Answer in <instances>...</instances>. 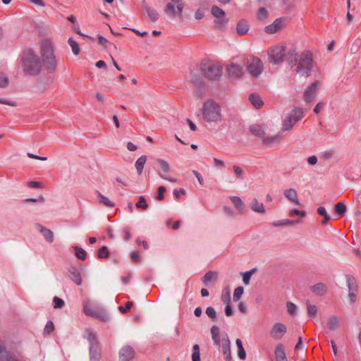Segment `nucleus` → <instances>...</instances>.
Masks as SVG:
<instances>
[{
  "mask_svg": "<svg viewBox=\"0 0 361 361\" xmlns=\"http://www.w3.org/2000/svg\"><path fill=\"white\" fill-rule=\"evenodd\" d=\"M287 61L290 66L295 63V71L301 77H308L313 68L312 55L309 51L302 52L298 56L294 50H289L287 52Z\"/></svg>",
  "mask_w": 361,
  "mask_h": 361,
  "instance_id": "obj_1",
  "label": "nucleus"
},
{
  "mask_svg": "<svg viewBox=\"0 0 361 361\" xmlns=\"http://www.w3.org/2000/svg\"><path fill=\"white\" fill-rule=\"evenodd\" d=\"M203 120L209 123H219L224 118L220 104L212 99H206L200 109Z\"/></svg>",
  "mask_w": 361,
  "mask_h": 361,
  "instance_id": "obj_2",
  "label": "nucleus"
},
{
  "mask_svg": "<svg viewBox=\"0 0 361 361\" xmlns=\"http://www.w3.org/2000/svg\"><path fill=\"white\" fill-rule=\"evenodd\" d=\"M21 64L23 71L30 75H38L42 69V61L38 54L32 49L24 51Z\"/></svg>",
  "mask_w": 361,
  "mask_h": 361,
  "instance_id": "obj_3",
  "label": "nucleus"
},
{
  "mask_svg": "<svg viewBox=\"0 0 361 361\" xmlns=\"http://www.w3.org/2000/svg\"><path fill=\"white\" fill-rule=\"evenodd\" d=\"M41 54L45 69L50 73H54L57 67V61L53 46L49 40L44 39L42 41L41 44Z\"/></svg>",
  "mask_w": 361,
  "mask_h": 361,
  "instance_id": "obj_4",
  "label": "nucleus"
},
{
  "mask_svg": "<svg viewBox=\"0 0 361 361\" xmlns=\"http://www.w3.org/2000/svg\"><path fill=\"white\" fill-rule=\"evenodd\" d=\"M83 310L85 314L94 317L102 322H106L109 319V315L97 302L93 301L85 302Z\"/></svg>",
  "mask_w": 361,
  "mask_h": 361,
  "instance_id": "obj_5",
  "label": "nucleus"
},
{
  "mask_svg": "<svg viewBox=\"0 0 361 361\" xmlns=\"http://www.w3.org/2000/svg\"><path fill=\"white\" fill-rule=\"evenodd\" d=\"M200 70L202 73L209 80H219L222 75V66L219 63H202Z\"/></svg>",
  "mask_w": 361,
  "mask_h": 361,
  "instance_id": "obj_6",
  "label": "nucleus"
},
{
  "mask_svg": "<svg viewBox=\"0 0 361 361\" xmlns=\"http://www.w3.org/2000/svg\"><path fill=\"white\" fill-rule=\"evenodd\" d=\"M267 54L269 63L279 64L283 61L286 56V47L283 44L273 46L267 50Z\"/></svg>",
  "mask_w": 361,
  "mask_h": 361,
  "instance_id": "obj_7",
  "label": "nucleus"
},
{
  "mask_svg": "<svg viewBox=\"0 0 361 361\" xmlns=\"http://www.w3.org/2000/svg\"><path fill=\"white\" fill-rule=\"evenodd\" d=\"M85 337L90 341V361H99L100 358V349L98 346L96 334L92 330L85 331Z\"/></svg>",
  "mask_w": 361,
  "mask_h": 361,
  "instance_id": "obj_8",
  "label": "nucleus"
},
{
  "mask_svg": "<svg viewBox=\"0 0 361 361\" xmlns=\"http://www.w3.org/2000/svg\"><path fill=\"white\" fill-rule=\"evenodd\" d=\"M304 117V112L300 108L293 109L286 116L283 123V130H290L294 125Z\"/></svg>",
  "mask_w": 361,
  "mask_h": 361,
  "instance_id": "obj_9",
  "label": "nucleus"
},
{
  "mask_svg": "<svg viewBox=\"0 0 361 361\" xmlns=\"http://www.w3.org/2000/svg\"><path fill=\"white\" fill-rule=\"evenodd\" d=\"M184 4L181 0H169L164 8L165 13L171 18L182 16Z\"/></svg>",
  "mask_w": 361,
  "mask_h": 361,
  "instance_id": "obj_10",
  "label": "nucleus"
},
{
  "mask_svg": "<svg viewBox=\"0 0 361 361\" xmlns=\"http://www.w3.org/2000/svg\"><path fill=\"white\" fill-rule=\"evenodd\" d=\"M263 68V63L259 58L252 57L247 59V70L251 76L257 77L262 73Z\"/></svg>",
  "mask_w": 361,
  "mask_h": 361,
  "instance_id": "obj_11",
  "label": "nucleus"
},
{
  "mask_svg": "<svg viewBox=\"0 0 361 361\" xmlns=\"http://www.w3.org/2000/svg\"><path fill=\"white\" fill-rule=\"evenodd\" d=\"M190 82L195 87L193 90L195 97L202 98L205 94L204 83L202 76L198 73H194L191 77Z\"/></svg>",
  "mask_w": 361,
  "mask_h": 361,
  "instance_id": "obj_12",
  "label": "nucleus"
},
{
  "mask_svg": "<svg viewBox=\"0 0 361 361\" xmlns=\"http://www.w3.org/2000/svg\"><path fill=\"white\" fill-rule=\"evenodd\" d=\"M211 13L216 18L214 20V24L217 28H222L227 24L228 20L224 18L225 12L221 8L217 6H213L211 8Z\"/></svg>",
  "mask_w": 361,
  "mask_h": 361,
  "instance_id": "obj_13",
  "label": "nucleus"
},
{
  "mask_svg": "<svg viewBox=\"0 0 361 361\" xmlns=\"http://www.w3.org/2000/svg\"><path fill=\"white\" fill-rule=\"evenodd\" d=\"M319 87V82H314L305 90L303 99L307 104L312 103L315 99Z\"/></svg>",
  "mask_w": 361,
  "mask_h": 361,
  "instance_id": "obj_14",
  "label": "nucleus"
},
{
  "mask_svg": "<svg viewBox=\"0 0 361 361\" xmlns=\"http://www.w3.org/2000/svg\"><path fill=\"white\" fill-rule=\"evenodd\" d=\"M286 25V19L279 18L276 19L271 24L264 27L265 32L268 34H274L281 31Z\"/></svg>",
  "mask_w": 361,
  "mask_h": 361,
  "instance_id": "obj_15",
  "label": "nucleus"
},
{
  "mask_svg": "<svg viewBox=\"0 0 361 361\" xmlns=\"http://www.w3.org/2000/svg\"><path fill=\"white\" fill-rule=\"evenodd\" d=\"M226 71L230 77L239 78L244 73L243 65L231 62L226 66Z\"/></svg>",
  "mask_w": 361,
  "mask_h": 361,
  "instance_id": "obj_16",
  "label": "nucleus"
},
{
  "mask_svg": "<svg viewBox=\"0 0 361 361\" xmlns=\"http://www.w3.org/2000/svg\"><path fill=\"white\" fill-rule=\"evenodd\" d=\"M287 331L286 326L280 322L276 323L273 325L270 331V336L275 339L279 340L286 334Z\"/></svg>",
  "mask_w": 361,
  "mask_h": 361,
  "instance_id": "obj_17",
  "label": "nucleus"
},
{
  "mask_svg": "<svg viewBox=\"0 0 361 361\" xmlns=\"http://www.w3.org/2000/svg\"><path fill=\"white\" fill-rule=\"evenodd\" d=\"M134 350L132 347L126 345L123 347L119 352V361H130L134 357Z\"/></svg>",
  "mask_w": 361,
  "mask_h": 361,
  "instance_id": "obj_18",
  "label": "nucleus"
},
{
  "mask_svg": "<svg viewBox=\"0 0 361 361\" xmlns=\"http://www.w3.org/2000/svg\"><path fill=\"white\" fill-rule=\"evenodd\" d=\"M37 229L43 235L44 240L49 243H52L54 240V234L52 231L44 227L42 225L38 224L36 226Z\"/></svg>",
  "mask_w": 361,
  "mask_h": 361,
  "instance_id": "obj_19",
  "label": "nucleus"
},
{
  "mask_svg": "<svg viewBox=\"0 0 361 361\" xmlns=\"http://www.w3.org/2000/svg\"><path fill=\"white\" fill-rule=\"evenodd\" d=\"M341 323V318L337 315H331L326 320V324L329 330L330 331H337Z\"/></svg>",
  "mask_w": 361,
  "mask_h": 361,
  "instance_id": "obj_20",
  "label": "nucleus"
},
{
  "mask_svg": "<svg viewBox=\"0 0 361 361\" xmlns=\"http://www.w3.org/2000/svg\"><path fill=\"white\" fill-rule=\"evenodd\" d=\"M222 353L226 361H231L232 359L231 351V342L228 336L224 338L221 341Z\"/></svg>",
  "mask_w": 361,
  "mask_h": 361,
  "instance_id": "obj_21",
  "label": "nucleus"
},
{
  "mask_svg": "<svg viewBox=\"0 0 361 361\" xmlns=\"http://www.w3.org/2000/svg\"><path fill=\"white\" fill-rule=\"evenodd\" d=\"M0 361H20L16 355L6 350L0 341Z\"/></svg>",
  "mask_w": 361,
  "mask_h": 361,
  "instance_id": "obj_22",
  "label": "nucleus"
},
{
  "mask_svg": "<svg viewBox=\"0 0 361 361\" xmlns=\"http://www.w3.org/2000/svg\"><path fill=\"white\" fill-rule=\"evenodd\" d=\"M275 358L276 361H288L285 348L282 343H278L275 348Z\"/></svg>",
  "mask_w": 361,
  "mask_h": 361,
  "instance_id": "obj_23",
  "label": "nucleus"
},
{
  "mask_svg": "<svg viewBox=\"0 0 361 361\" xmlns=\"http://www.w3.org/2000/svg\"><path fill=\"white\" fill-rule=\"evenodd\" d=\"M250 209L259 214H265L266 209L262 202H259L256 198H254L249 204Z\"/></svg>",
  "mask_w": 361,
  "mask_h": 361,
  "instance_id": "obj_24",
  "label": "nucleus"
},
{
  "mask_svg": "<svg viewBox=\"0 0 361 361\" xmlns=\"http://www.w3.org/2000/svg\"><path fill=\"white\" fill-rule=\"evenodd\" d=\"M284 196L290 202L297 205L300 204L297 191L293 188L287 189L284 191Z\"/></svg>",
  "mask_w": 361,
  "mask_h": 361,
  "instance_id": "obj_25",
  "label": "nucleus"
},
{
  "mask_svg": "<svg viewBox=\"0 0 361 361\" xmlns=\"http://www.w3.org/2000/svg\"><path fill=\"white\" fill-rule=\"evenodd\" d=\"M311 290L317 295H324L327 293V287L325 284L319 283L311 287Z\"/></svg>",
  "mask_w": 361,
  "mask_h": 361,
  "instance_id": "obj_26",
  "label": "nucleus"
},
{
  "mask_svg": "<svg viewBox=\"0 0 361 361\" xmlns=\"http://www.w3.org/2000/svg\"><path fill=\"white\" fill-rule=\"evenodd\" d=\"M250 132L255 136L262 137L265 135V128L262 125L254 124L250 128Z\"/></svg>",
  "mask_w": 361,
  "mask_h": 361,
  "instance_id": "obj_27",
  "label": "nucleus"
},
{
  "mask_svg": "<svg viewBox=\"0 0 361 361\" xmlns=\"http://www.w3.org/2000/svg\"><path fill=\"white\" fill-rule=\"evenodd\" d=\"M281 140V136L279 135L268 136L263 140V144L270 147L279 144Z\"/></svg>",
  "mask_w": 361,
  "mask_h": 361,
  "instance_id": "obj_28",
  "label": "nucleus"
},
{
  "mask_svg": "<svg viewBox=\"0 0 361 361\" xmlns=\"http://www.w3.org/2000/svg\"><path fill=\"white\" fill-rule=\"evenodd\" d=\"M143 4H144V8L147 13L149 19L152 22L157 21L159 18L158 12L154 9L150 8L147 5H146L145 0L143 1Z\"/></svg>",
  "mask_w": 361,
  "mask_h": 361,
  "instance_id": "obj_29",
  "label": "nucleus"
},
{
  "mask_svg": "<svg viewBox=\"0 0 361 361\" xmlns=\"http://www.w3.org/2000/svg\"><path fill=\"white\" fill-rule=\"evenodd\" d=\"M146 161H147V156H145V155H142L135 161V166L137 172L139 175H140L142 173Z\"/></svg>",
  "mask_w": 361,
  "mask_h": 361,
  "instance_id": "obj_30",
  "label": "nucleus"
},
{
  "mask_svg": "<svg viewBox=\"0 0 361 361\" xmlns=\"http://www.w3.org/2000/svg\"><path fill=\"white\" fill-rule=\"evenodd\" d=\"M249 25L245 21H240L236 26V32L238 35H244L247 33Z\"/></svg>",
  "mask_w": 361,
  "mask_h": 361,
  "instance_id": "obj_31",
  "label": "nucleus"
},
{
  "mask_svg": "<svg viewBox=\"0 0 361 361\" xmlns=\"http://www.w3.org/2000/svg\"><path fill=\"white\" fill-rule=\"evenodd\" d=\"M97 199H98L99 203L102 204L104 206L107 207H114V202L110 201L108 197H105L104 195L101 194L99 192H97Z\"/></svg>",
  "mask_w": 361,
  "mask_h": 361,
  "instance_id": "obj_32",
  "label": "nucleus"
},
{
  "mask_svg": "<svg viewBox=\"0 0 361 361\" xmlns=\"http://www.w3.org/2000/svg\"><path fill=\"white\" fill-rule=\"evenodd\" d=\"M347 286L348 288V292L357 291V285L356 280L351 276H348L346 278Z\"/></svg>",
  "mask_w": 361,
  "mask_h": 361,
  "instance_id": "obj_33",
  "label": "nucleus"
},
{
  "mask_svg": "<svg viewBox=\"0 0 361 361\" xmlns=\"http://www.w3.org/2000/svg\"><path fill=\"white\" fill-rule=\"evenodd\" d=\"M235 344L238 348V355L240 360H245L246 353L243 345V342L240 338L235 340Z\"/></svg>",
  "mask_w": 361,
  "mask_h": 361,
  "instance_id": "obj_34",
  "label": "nucleus"
},
{
  "mask_svg": "<svg viewBox=\"0 0 361 361\" xmlns=\"http://www.w3.org/2000/svg\"><path fill=\"white\" fill-rule=\"evenodd\" d=\"M249 99L252 104L257 109L262 107L263 105V102L261 97L255 94H251L250 95Z\"/></svg>",
  "mask_w": 361,
  "mask_h": 361,
  "instance_id": "obj_35",
  "label": "nucleus"
},
{
  "mask_svg": "<svg viewBox=\"0 0 361 361\" xmlns=\"http://www.w3.org/2000/svg\"><path fill=\"white\" fill-rule=\"evenodd\" d=\"M211 334H212V340L214 341V344L216 345H219L221 340H220V336H219V327L216 326H213L211 328Z\"/></svg>",
  "mask_w": 361,
  "mask_h": 361,
  "instance_id": "obj_36",
  "label": "nucleus"
},
{
  "mask_svg": "<svg viewBox=\"0 0 361 361\" xmlns=\"http://www.w3.org/2000/svg\"><path fill=\"white\" fill-rule=\"evenodd\" d=\"M70 279L78 285H80L82 283L80 274L75 269L70 270Z\"/></svg>",
  "mask_w": 361,
  "mask_h": 361,
  "instance_id": "obj_37",
  "label": "nucleus"
},
{
  "mask_svg": "<svg viewBox=\"0 0 361 361\" xmlns=\"http://www.w3.org/2000/svg\"><path fill=\"white\" fill-rule=\"evenodd\" d=\"M306 306L309 317L312 319L314 318L317 314V306L312 304L309 300L306 302Z\"/></svg>",
  "mask_w": 361,
  "mask_h": 361,
  "instance_id": "obj_38",
  "label": "nucleus"
},
{
  "mask_svg": "<svg viewBox=\"0 0 361 361\" xmlns=\"http://www.w3.org/2000/svg\"><path fill=\"white\" fill-rule=\"evenodd\" d=\"M231 200L232 203L233 204V205L235 206V207L238 210H239L240 212L244 210L245 204H244L243 202L242 201V200L239 197H237V196L231 197Z\"/></svg>",
  "mask_w": 361,
  "mask_h": 361,
  "instance_id": "obj_39",
  "label": "nucleus"
},
{
  "mask_svg": "<svg viewBox=\"0 0 361 361\" xmlns=\"http://www.w3.org/2000/svg\"><path fill=\"white\" fill-rule=\"evenodd\" d=\"M298 221H292L289 219H282L279 221H276L272 223L274 226H291L293 224H297Z\"/></svg>",
  "mask_w": 361,
  "mask_h": 361,
  "instance_id": "obj_40",
  "label": "nucleus"
},
{
  "mask_svg": "<svg viewBox=\"0 0 361 361\" xmlns=\"http://www.w3.org/2000/svg\"><path fill=\"white\" fill-rule=\"evenodd\" d=\"M216 278L217 274L216 272L209 271L205 274L203 278V282L205 285H207L208 283L215 281Z\"/></svg>",
  "mask_w": 361,
  "mask_h": 361,
  "instance_id": "obj_41",
  "label": "nucleus"
},
{
  "mask_svg": "<svg viewBox=\"0 0 361 361\" xmlns=\"http://www.w3.org/2000/svg\"><path fill=\"white\" fill-rule=\"evenodd\" d=\"M346 206L343 202H338L335 205V212L343 216L346 212Z\"/></svg>",
  "mask_w": 361,
  "mask_h": 361,
  "instance_id": "obj_42",
  "label": "nucleus"
},
{
  "mask_svg": "<svg viewBox=\"0 0 361 361\" xmlns=\"http://www.w3.org/2000/svg\"><path fill=\"white\" fill-rule=\"evenodd\" d=\"M68 42V44L70 45V47H71V50H72L73 53L75 56L79 55L80 51L79 44L75 41H74L72 38H69Z\"/></svg>",
  "mask_w": 361,
  "mask_h": 361,
  "instance_id": "obj_43",
  "label": "nucleus"
},
{
  "mask_svg": "<svg viewBox=\"0 0 361 361\" xmlns=\"http://www.w3.org/2000/svg\"><path fill=\"white\" fill-rule=\"evenodd\" d=\"M221 298L224 304H229L231 302V295L228 288H225L222 290Z\"/></svg>",
  "mask_w": 361,
  "mask_h": 361,
  "instance_id": "obj_44",
  "label": "nucleus"
},
{
  "mask_svg": "<svg viewBox=\"0 0 361 361\" xmlns=\"http://www.w3.org/2000/svg\"><path fill=\"white\" fill-rule=\"evenodd\" d=\"M73 248L75 251V256L78 259L81 260L85 259L87 253L84 249L79 247L78 246H75Z\"/></svg>",
  "mask_w": 361,
  "mask_h": 361,
  "instance_id": "obj_45",
  "label": "nucleus"
},
{
  "mask_svg": "<svg viewBox=\"0 0 361 361\" xmlns=\"http://www.w3.org/2000/svg\"><path fill=\"white\" fill-rule=\"evenodd\" d=\"M192 360L200 361V346L197 344L194 345L192 347Z\"/></svg>",
  "mask_w": 361,
  "mask_h": 361,
  "instance_id": "obj_46",
  "label": "nucleus"
},
{
  "mask_svg": "<svg viewBox=\"0 0 361 361\" xmlns=\"http://www.w3.org/2000/svg\"><path fill=\"white\" fill-rule=\"evenodd\" d=\"M157 161L159 164L160 168L164 173H167L170 171V166L166 161L162 159H158Z\"/></svg>",
  "mask_w": 361,
  "mask_h": 361,
  "instance_id": "obj_47",
  "label": "nucleus"
},
{
  "mask_svg": "<svg viewBox=\"0 0 361 361\" xmlns=\"http://www.w3.org/2000/svg\"><path fill=\"white\" fill-rule=\"evenodd\" d=\"M244 288L242 286L236 288L233 293V300L238 302L243 294Z\"/></svg>",
  "mask_w": 361,
  "mask_h": 361,
  "instance_id": "obj_48",
  "label": "nucleus"
},
{
  "mask_svg": "<svg viewBox=\"0 0 361 361\" xmlns=\"http://www.w3.org/2000/svg\"><path fill=\"white\" fill-rule=\"evenodd\" d=\"M286 309L288 312L291 315H295L297 313V306L291 302H286Z\"/></svg>",
  "mask_w": 361,
  "mask_h": 361,
  "instance_id": "obj_49",
  "label": "nucleus"
},
{
  "mask_svg": "<svg viewBox=\"0 0 361 361\" xmlns=\"http://www.w3.org/2000/svg\"><path fill=\"white\" fill-rule=\"evenodd\" d=\"M136 207L138 209H147L148 204L146 202V200L143 196H140L138 202L136 203Z\"/></svg>",
  "mask_w": 361,
  "mask_h": 361,
  "instance_id": "obj_50",
  "label": "nucleus"
},
{
  "mask_svg": "<svg viewBox=\"0 0 361 361\" xmlns=\"http://www.w3.org/2000/svg\"><path fill=\"white\" fill-rule=\"evenodd\" d=\"M268 12L267 9L264 7H262L259 9L257 13V18L260 20H264L267 18Z\"/></svg>",
  "mask_w": 361,
  "mask_h": 361,
  "instance_id": "obj_51",
  "label": "nucleus"
},
{
  "mask_svg": "<svg viewBox=\"0 0 361 361\" xmlns=\"http://www.w3.org/2000/svg\"><path fill=\"white\" fill-rule=\"evenodd\" d=\"M9 80L6 75L0 73V87L4 88L8 86Z\"/></svg>",
  "mask_w": 361,
  "mask_h": 361,
  "instance_id": "obj_52",
  "label": "nucleus"
},
{
  "mask_svg": "<svg viewBox=\"0 0 361 361\" xmlns=\"http://www.w3.org/2000/svg\"><path fill=\"white\" fill-rule=\"evenodd\" d=\"M98 257L102 259L107 258L109 257V251L106 246H103L99 250Z\"/></svg>",
  "mask_w": 361,
  "mask_h": 361,
  "instance_id": "obj_53",
  "label": "nucleus"
},
{
  "mask_svg": "<svg viewBox=\"0 0 361 361\" xmlns=\"http://www.w3.org/2000/svg\"><path fill=\"white\" fill-rule=\"evenodd\" d=\"M54 307L55 309L61 308L64 306V301L57 296H55L53 299Z\"/></svg>",
  "mask_w": 361,
  "mask_h": 361,
  "instance_id": "obj_54",
  "label": "nucleus"
},
{
  "mask_svg": "<svg viewBox=\"0 0 361 361\" xmlns=\"http://www.w3.org/2000/svg\"><path fill=\"white\" fill-rule=\"evenodd\" d=\"M233 169L234 174L235 175L236 178H243V169L238 165H233Z\"/></svg>",
  "mask_w": 361,
  "mask_h": 361,
  "instance_id": "obj_55",
  "label": "nucleus"
},
{
  "mask_svg": "<svg viewBox=\"0 0 361 361\" xmlns=\"http://www.w3.org/2000/svg\"><path fill=\"white\" fill-rule=\"evenodd\" d=\"M166 190L164 186H159L158 188V194L156 197L158 201H161L164 199Z\"/></svg>",
  "mask_w": 361,
  "mask_h": 361,
  "instance_id": "obj_56",
  "label": "nucleus"
},
{
  "mask_svg": "<svg viewBox=\"0 0 361 361\" xmlns=\"http://www.w3.org/2000/svg\"><path fill=\"white\" fill-rule=\"evenodd\" d=\"M133 302H128L126 305V307H123V306H120L118 307V310L123 314H126L127 312H128L130 311V310L131 309V307H133Z\"/></svg>",
  "mask_w": 361,
  "mask_h": 361,
  "instance_id": "obj_57",
  "label": "nucleus"
},
{
  "mask_svg": "<svg viewBox=\"0 0 361 361\" xmlns=\"http://www.w3.org/2000/svg\"><path fill=\"white\" fill-rule=\"evenodd\" d=\"M54 329L53 322H48L44 327V332L47 334H50Z\"/></svg>",
  "mask_w": 361,
  "mask_h": 361,
  "instance_id": "obj_58",
  "label": "nucleus"
},
{
  "mask_svg": "<svg viewBox=\"0 0 361 361\" xmlns=\"http://www.w3.org/2000/svg\"><path fill=\"white\" fill-rule=\"evenodd\" d=\"M206 314L209 317H210L212 319H214L216 317V310L212 307H209L207 308Z\"/></svg>",
  "mask_w": 361,
  "mask_h": 361,
  "instance_id": "obj_59",
  "label": "nucleus"
},
{
  "mask_svg": "<svg viewBox=\"0 0 361 361\" xmlns=\"http://www.w3.org/2000/svg\"><path fill=\"white\" fill-rule=\"evenodd\" d=\"M252 274V271H246L243 275V281L245 285H248L250 283V280L251 278V276Z\"/></svg>",
  "mask_w": 361,
  "mask_h": 361,
  "instance_id": "obj_60",
  "label": "nucleus"
},
{
  "mask_svg": "<svg viewBox=\"0 0 361 361\" xmlns=\"http://www.w3.org/2000/svg\"><path fill=\"white\" fill-rule=\"evenodd\" d=\"M326 106V104L323 102H319L314 107V112L315 114H319L320 113L323 109L324 108V106Z\"/></svg>",
  "mask_w": 361,
  "mask_h": 361,
  "instance_id": "obj_61",
  "label": "nucleus"
},
{
  "mask_svg": "<svg viewBox=\"0 0 361 361\" xmlns=\"http://www.w3.org/2000/svg\"><path fill=\"white\" fill-rule=\"evenodd\" d=\"M295 215H299L301 217H305L306 216V213L304 211L298 210V209H293L290 211V216H294Z\"/></svg>",
  "mask_w": 361,
  "mask_h": 361,
  "instance_id": "obj_62",
  "label": "nucleus"
},
{
  "mask_svg": "<svg viewBox=\"0 0 361 361\" xmlns=\"http://www.w3.org/2000/svg\"><path fill=\"white\" fill-rule=\"evenodd\" d=\"M357 293V291L348 292V299L351 304L355 303V302L356 301Z\"/></svg>",
  "mask_w": 361,
  "mask_h": 361,
  "instance_id": "obj_63",
  "label": "nucleus"
},
{
  "mask_svg": "<svg viewBox=\"0 0 361 361\" xmlns=\"http://www.w3.org/2000/svg\"><path fill=\"white\" fill-rule=\"evenodd\" d=\"M204 11L202 8H198L195 13V18L197 20H201L204 18Z\"/></svg>",
  "mask_w": 361,
  "mask_h": 361,
  "instance_id": "obj_64",
  "label": "nucleus"
}]
</instances>
